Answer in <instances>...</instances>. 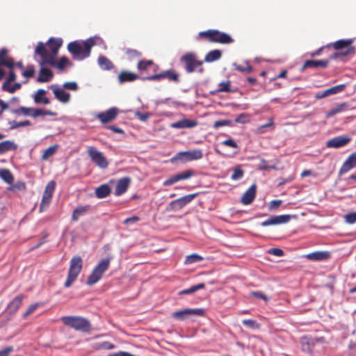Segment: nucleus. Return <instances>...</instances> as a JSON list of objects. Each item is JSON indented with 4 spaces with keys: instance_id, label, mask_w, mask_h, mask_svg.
I'll return each mask as SVG.
<instances>
[{
    "instance_id": "nucleus-1",
    "label": "nucleus",
    "mask_w": 356,
    "mask_h": 356,
    "mask_svg": "<svg viewBox=\"0 0 356 356\" xmlns=\"http://www.w3.org/2000/svg\"><path fill=\"white\" fill-rule=\"evenodd\" d=\"M94 39L89 38L81 44L79 41L71 42L67 44V50L76 60H83L90 55L92 47L95 45Z\"/></svg>"
},
{
    "instance_id": "nucleus-2",
    "label": "nucleus",
    "mask_w": 356,
    "mask_h": 356,
    "mask_svg": "<svg viewBox=\"0 0 356 356\" xmlns=\"http://www.w3.org/2000/svg\"><path fill=\"white\" fill-rule=\"evenodd\" d=\"M353 42V39H341L327 44L326 47L327 48L332 47L337 51H340L330 55V60H337L355 54V47L352 45Z\"/></svg>"
},
{
    "instance_id": "nucleus-3",
    "label": "nucleus",
    "mask_w": 356,
    "mask_h": 356,
    "mask_svg": "<svg viewBox=\"0 0 356 356\" xmlns=\"http://www.w3.org/2000/svg\"><path fill=\"white\" fill-rule=\"evenodd\" d=\"M62 44L63 40L61 38H50L47 42V45L50 49V52H48L44 44L40 42L37 44L35 53L40 56L42 59L41 62H44V60L49 57H56Z\"/></svg>"
},
{
    "instance_id": "nucleus-4",
    "label": "nucleus",
    "mask_w": 356,
    "mask_h": 356,
    "mask_svg": "<svg viewBox=\"0 0 356 356\" xmlns=\"http://www.w3.org/2000/svg\"><path fill=\"white\" fill-rule=\"evenodd\" d=\"M197 40L220 44H230L234 41L230 35L216 29H209L200 32L197 36Z\"/></svg>"
},
{
    "instance_id": "nucleus-5",
    "label": "nucleus",
    "mask_w": 356,
    "mask_h": 356,
    "mask_svg": "<svg viewBox=\"0 0 356 356\" xmlns=\"http://www.w3.org/2000/svg\"><path fill=\"white\" fill-rule=\"evenodd\" d=\"M60 320L65 325L76 331L88 332L91 330L90 321L83 316H65L61 317Z\"/></svg>"
},
{
    "instance_id": "nucleus-6",
    "label": "nucleus",
    "mask_w": 356,
    "mask_h": 356,
    "mask_svg": "<svg viewBox=\"0 0 356 356\" xmlns=\"http://www.w3.org/2000/svg\"><path fill=\"white\" fill-rule=\"evenodd\" d=\"M180 63L184 65L186 72L188 74L197 71L202 74L204 71L202 67L203 60H199L197 56L194 52H188L183 55L179 60Z\"/></svg>"
},
{
    "instance_id": "nucleus-7",
    "label": "nucleus",
    "mask_w": 356,
    "mask_h": 356,
    "mask_svg": "<svg viewBox=\"0 0 356 356\" xmlns=\"http://www.w3.org/2000/svg\"><path fill=\"white\" fill-rule=\"evenodd\" d=\"M111 261V257H106L102 259L93 268L86 281V284L92 286L98 282L102 277L103 274L108 269Z\"/></svg>"
},
{
    "instance_id": "nucleus-8",
    "label": "nucleus",
    "mask_w": 356,
    "mask_h": 356,
    "mask_svg": "<svg viewBox=\"0 0 356 356\" xmlns=\"http://www.w3.org/2000/svg\"><path fill=\"white\" fill-rule=\"evenodd\" d=\"M83 267V260L79 256L73 257L70 262L67 277L64 283L65 288H69L76 281Z\"/></svg>"
},
{
    "instance_id": "nucleus-9",
    "label": "nucleus",
    "mask_w": 356,
    "mask_h": 356,
    "mask_svg": "<svg viewBox=\"0 0 356 356\" xmlns=\"http://www.w3.org/2000/svg\"><path fill=\"white\" fill-rule=\"evenodd\" d=\"M204 314V310L201 308L191 309L187 308L182 310L176 311L172 313L171 316L178 321H184L191 316H202Z\"/></svg>"
},
{
    "instance_id": "nucleus-10",
    "label": "nucleus",
    "mask_w": 356,
    "mask_h": 356,
    "mask_svg": "<svg viewBox=\"0 0 356 356\" xmlns=\"http://www.w3.org/2000/svg\"><path fill=\"white\" fill-rule=\"evenodd\" d=\"M164 79L175 83L179 82V74L173 70H168L160 73L156 72L155 74H152L143 78V79L149 81H159Z\"/></svg>"
},
{
    "instance_id": "nucleus-11",
    "label": "nucleus",
    "mask_w": 356,
    "mask_h": 356,
    "mask_svg": "<svg viewBox=\"0 0 356 356\" xmlns=\"http://www.w3.org/2000/svg\"><path fill=\"white\" fill-rule=\"evenodd\" d=\"M88 153L92 162H94L100 168H106L108 162L103 154L97 149L95 147H89Z\"/></svg>"
},
{
    "instance_id": "nucleus-12",
    "label": "nucleus",
    "mask_w": 356,
    "mask_h": 356,
    "mask_svg": "<svg viewBox=\"0 0 356 356\" xmlns=\"http://www.w3.org/2000/svg\"><path fill=\"white\" fill-rule=\"evenodd\" d=\"M202 157L203 153L201 149H193L186 152H180L176 155V159H179L184 163L200 160Z\"/></svg>"
},
{
    "instance_id": "nucleus-13",
    "label": "nucleus",
    "mask_w": 356,
    "mask_h": 356,
    "mask_svg": "<svg viewBox=\"0 0 356 356\" xmlns=\"http://www.w3.org/2000/svg\"><path fill=\"white\" fill-rule=\"evenodd\" d=\"M197 195V193L189 194L173 200L169 204L167 210L178 211L191 202Z\"/></svg>"
},
{
    "instance_id": "nucleus-14",
    "label": "nucleus",
    "mask_w": 356,
    "mask_h": 356,
    "mask_svg": "<svg viewBox=\"0 0 356 356\" xmlns=\"http://www.w3.org/2000/svg\"><path fill=\"white\" fill-rule=\"evenodd\" d=\"M55 188L56 183L54 181H51L48 182V184H47L42 195V198L40 206V211L48 207L49 203L51 202L54 192L55 191Z\"/></svg>"
},
{
    "instance_id": "nucleus-15",
    "label": "nucleus",
    "mask_w": 356,
    "mask_h": 356,
    "mask_svg": "<svg viewBox=\"0 0 356 356\" xmlns=\"http://www.w3.org/2000/svg\"><path fill=\"white\" fill-rule=\"evenodd\" d=\"M195 175V172L194 170H187L179 173L175 174L173 176L170 177L163 182V185L164 186H170L181 180L190 179L194 177Z\"/></svg>"
},
{
    "instance_id": "nucleus-16",
    "label": "nucleus",
    "mask_w": 356,
    "mask_h": 356,
    "mask_svg": "<svg viewBox=\"0 0 356 356\" xmlns=\"http://www.w3.org/2000/svg\"><path fill=\"white\" fill-rule=\"evenodd\" d=\"M324 337L312 338L308 337H303L301 338L300 343L302 350L304 352L311 353L313 350V347L318 343H324Z\"/></svg>"
},
{
    "instance_id": "nucleus-17",
    "label": "nucleus",
    "mask_w": 356,
    "mask_h": 356,
    "mask_svg": "<svg viewBox=\"0 0 356 356\" xmlns=\"http://www.w3.org/2000/svg\"><path fill=\"white\" fill-rule=\"evenodd\" d=\"M119 113V109L116 107H111L104 112H102L97 115L99 121L106 124L115 120Z\"/></svg>"
},
{
    "instance_id": "nucleus-18",
    "label": "nucleus",
    "mask_w": 356,
    "mask_h": 356,
    "mask_svg": "<svg viewBox=\"0 0 356 356\" xmlns=\"http://www.w3.org/2000/svg\"><path fill=\"white\" fill-rule=\"evenodd\" d=\"M69 63V59L65 56L61 57L58 62L56 60V57H49L45 59L44 62H40V65L47 64L58 68L59 70H63Z\"/></svg>"
},
{
    "instance_id": "nucleus-19",
    "label": "nucleus",
    "mask_w": 356,
    "mask_h": 356,
    "mask_svg": "<svg viewBox=\"0 0 356 356\" xmlns=\"http://www.w3.org/2000/svg\"><path fill=\"white\" fill-rule=\"evenodd\" d=\"M137 68L141 73L152 70L154 74L158 72L160 67L152 60H141L137 64Z\"/></svg>"
},
{
    "instance_id": "nucleus-20",
    "label": "nucleus",
    "mask_w": 356,
    "mask_h": 356,
    "mask_svg": "<svg viewBox=\"0 0 356 356\" xmlns=\"http://www.w3.org/2000/svg\"><path fill=\"white\" fill-rule=\"evenodd\" d=\"M290 215L273 216L268 220L262 222L261 223V225L262 227H267L270 225L284 224L288 222L290 220Z\"/></svg>"
},
{
    "instance_id": "nucleus-21",
    "label": "nucleus",
    "mask_w": 356,
    "mask_h": 356,
    "mask_svg": "<svg viewBox=\"0 0 356 356\" xmlns=\"http://www.w3.org/2000/svg\"><path fill=\"white\" fill-rule=\"evenodd\" d=\"M24 298L25 296L24 294H19L8 304L6 310L9 314L14 315L17 312L22 305Z\"/></svg>"
},
{
    "instance_id": "nucleus-22",
    "label": "nucleus",
    "mask_w": 356,
    "mask_h": 356,
    "mask_svg": "<svg viewBox=\"0 0 356 356\" xmlns=\"http://www.w3.org/2000/svg\"><path fill=\"white\" fill-rule=\"evenodd\" d=\"M350 141L349 137L340 136L327 140L326 146L329 148H339L346 145Z\"/></svg>"
},
{
    "instance_id": "nucleus-23",
    "label": "nucleus",
    "mask_w": 356,
    "mask_h": 356,
    "mask_svg": "<svg viewBox=\"0 0 356 356\" xmlns=\"http://www.w3.org/2000/svg\"><path fill=\"white\" fill-rule=\"evenodd\" d=\"M330 60V57L325 60H307L304 63L302 70L306 68H326Z\"/></svg>"
},
{
    "instance_id": "nucleus-24",
    "label": "nucleus",
    "mask_w": 356,
    "mask_h": 356,
    "mask_svg": "<svg viewBox=\"0 0 356 356\" xmlns=\"http://www.w3.org/2000/svg\"><path fill=\"white\" fill-rule=\"evenodd\" d=\"M131 179L129 177H125L120 179H119L115 185L114 194L116 196H120L124 193L130 184Z\"/></svg>"
},
{
    "instance_id": "nucleus-25",
    "label": "nucleus",
    "mask_w": 356,
    "mask_h": 356,
    "mask_svg": "<svg viewBox=\"0 0 356 356\" xmlns=\"http://www.w3.org/2000/svg\"><path fill=\"white\" fill-rule=\"evenodd\" d=\"M355 167H356V152L346 159L339 170V174H345Z\"/></svg>"
},
{
    "instance_id": "nucleus-26",
    "label": "nucleus",
    "mask_w": 356,
    "mask_h": 356,
    "mask_svg": "<svg viewBox=\"0 0 356 356\" xmlns=\"http://www.w3.org/2000/svg\"><path fill=\"white\" fill-rule=\"evenodd\" d=\"M345 87H346L345 84H340V85L333 86V87L330 88L325 90L320 91V92H317L315 95V97L316 99H322V98L326 97L329 95L339 93L340 92H342L344 90Z\"/></svg>"
},
{
    "instance_id": "nucleus-27",
    "label": "nucleus",
    "mask_w": 356,
    "mask_h": 356,
    "mask_svg": "<svg viewBox=\"0 0 356 356\" xmlns=\"http://www.w3.org/2000/svg\"><path fill=\"white\" fill-rule=\"evenodd\" d=\"M305 258L311 261H325L331 257L328 251H316L306 254Z\"/></svg>"
},
{
    "instance_id": "nucleus-28",
    "label": "nucleus",
    "mask_w": 356,
    "mask_h": 356,
    "mask_svg": "<svg viewBox=\"0 0 356 356\" xmlns=\"http://www.w3.org/2000/svg\"><path fill=\"white\" fill-rule=\"evenodd\" d=\"M53 90L55 97L62 103H67L70 99V94L66 92L63 89L52 85L49 86Z\"/></svg>"
},
{
    "instance_id": "nucleus-29",
    "label": "nucleus",
    "mask_w": 356,
    "mask_h": 356,
    "mask_svg": "<svg viewBox=\"0 0 356 356\" xmlns=\"http://www.w3.org/2000/svg\"><path fill=\"white\" fill-rule=\"evenodd\" d=\"M256 196V186L252 185L242 195L241 202L244 205L251 204Z\"/></svg>"
},
{
    "instance_id": "nucleus-30",
    "label": "nucleus",
    "mask_w": 356,
    "mask_h": 356,
    "mask_svg": "<svg viewBox=\"0 0 356 356\" xmlns=\"http://www.w3.org/2000/svg\"><path fill=\"white\" fill-rule=\"evenodd\" d=\"M195 120L183 119L171 124L170 127L174 129L193 128L197 125Z\"/></svg>"
},
{
    "instance_id": "nucleus-31",
    "label": "nucleus",
    "mask_w": 356,
    "mask_h": 356,
    "mask_svg": "<svg viewBox=\"0 0 356 356\" xmlns=\"http://www.w3.org/2000/svg\"><path fill=\"white\" fill-rule=\"evenodd\" d=\"M7 54V49H0V64L12 70L15 66L14 60L12 58L8 57Z\"/></svg>"
},
{
    "instance_id": "nucleus-32",
    "label": "nucleus",
    "mask_w": 356,
    "mask_h": 356,
    "mask_svg": "<svg viewBox=\"0 0 356 356\" xmlns=\"http://www.w3.org/2000/svg\"><path fill=\"white\" fill-rule=\"evenodd\" d=\"M54 76L52 71L48 68L42 67L39 72L37 81L40 83L49 82Z\"/></svg>"
},
{
    "instance_id": "nucleus-33",
    "label": "nucleus",
    "mask_w": 356,
    "mask_h": 356,
    "mask_svg": "<svg viewBox=\"0 0 356 356\" xmlns=\"http://www.w3.org/2000/svg\"><path fill=\"white\" fill-rule=\"evenodd\" d=\"M118 81L120 83L124 82H131L138 79V75L135 73L122 71L118 74Z\"/></svg>"
},
{
    "instance_id": "nucleus-34",
    "label": "nucleus",
    "mask_w": 356,
    "mask_h": 356,
    "mask_svg": "<svg viewBox=\"0 0 356 356\" xmlns=\"http://www.w3.org/2000/svg\"><path fill=\"white\" fill-rule=\"evenodd\" d=\"M348 108V104L347 103H341L336 105L334 107L332 108L330 111H328L325 113V117L327 118H332L337 113L343 112Z\"/></svg>"
},
{
    "instance_id": "nucleus-35",
    "label": "nucleus",
    "mask_w": 356,
    "mask_h": 356,
    "mask_svg": "<svg viewBox=\"0 0 356 356\" xmlns=\"http://www.w3.org/2000/svg\"><path fill=\"white\" fill-rule=\"evenodd\" d=\"M111 189L110 186L106 184H102L95 189V193L97 198H105L110 195Z\"/></svg>"
},
{
    "instance_id": "nucleus-36",
    "label": "nucleus",
    "mask_w": 356,
    "mask_h": 356,
    "mask_svg": "<svg viewBox=\"0 0 356 356\" xmlns=\"http://www.w3.org/2000/svg\"><path fill=\"white\" fill-rule=\"evenodd\" d=\"M90 207L89 205L78 206L73 211L72 220L77 221L79 218L89 211Z\"/></svg>"
},
{
    "instance_id": "nucleus-37",
    "label": "nucleus",
    "mask_w": 356,
    "mask_h": 356,
    "mask_svg": "<svg viewBox=\"0 0 356 356\" xmlns=\"http://www.w3.org/2000/svg\"><path fill=\"white\" fill-rule=\"evenodd\" d=\"M47 94V91L44 89H39L34 95L33 99L35 104H48L50 101L49 98L45 97L44 95Z\"/></svg>"
},
{
    "instance_id": "nucleus-38",
    "label": "nucleus",
    "mask_w": 356,
    "mask_h": 356,
    "mask_svg": "<svg viewBox=\"0 0 356 356\" xmlns=\"http://www.w3.org/2000/svg\"><path fill=\"white\" fill-rule=\"evenodd\" d=\"M222 56V51L219 49H214L209 51L203 61L207 63H212L219 60Z\"/></svg>"
},
{
    "instance_id": "nucleus-39",
    "label": "nucleus",
    "mask_w": 356,
    "mask_h": 356,
    "mask_svg": "<svg viewBox=\"0 0 356 356\" xmlns=\"http://www.w3.org/2000/svg\"><path fill=\"white\" fill-rule=\"evenodd\" d=\"M97 62L99 67L104 70H110L114 67L113 63L104 56H99Z\"/></svg>"
},
{
    "instance_id": "nucleus-40",
    "label": "nucleus",
    "mask_w": 356,
    "mask_h": 356,
    "mask_svg": "<svg viewBox=\"0 0 356 356\" xmlns=\"http://www.w3.org/2000/svg\"><path fill=\"white\" fill-rule=\"evenodd\" d=\"M235 92V90H232L231 88V81L227 80L226 81H222L220 83L218 86V88L216 90V92Z\"/></svg>"
},
{
    "instance_id": "nucleus-41",
    "label": "nucleus",
    "mask_w": 356,
    "mask_h": 356,
    "mask_svg": "<svg viewBox=\"0 0 356 356\" xmlns=\"http://www.w3.org/2000/svg\"><path fill=\"white\" fill-rule=\"evenodd\" d=\"M0 177L7 184H11L14 181V177L8 169H0Z\"/></svg>"
},
{
    "instance_id": "nucleus-42",
    "label": "nucleus",
    "mask_w": 356,
    "mask_h": 356,
    "mask_svg": "<svg viewBox=\"0 0 356 356\" xmlns=\"http://www.w3.org/2000/svg\"><path fill=\"white\" fill-rule=\"evenodd\" d=\"M16 145L10 140H5L0 143V154H3L9 150L15 149Z\"/></svg>"
},
{
    "instance_id": "nucleus-43",
    "label": "nucleus",
    "mask_w": 356,
    "mask_h": 356,
    "mask_svg": "<svg viewBox=\"0 0 356 356\" xmlns=\"http://www.w3.org/2000/svg\"><path fill=\"white\" fill-rule=\"evenodd\" d=\"M205 287V284L204 283H200L197 285H193L191 286L189 289H184L179 292V295H187L195 293V291L202 289Z\"/></svg>"
},
{
    "instance_id": "nucleus-44",
    "label": "nucleus",
    "mask_w": 356,
    "mask_h": 356,
    "mask_svg": "<svg viewBox=\"0 0 356 356\" xmlns=\"http://www.w3.org/2000/svg\"><path fill=\"white\" fill-rule=\"evenodd\" d=\"M58 147V146L57 145H55L53 146H50L48 148H47L46 149H44V151L42 155V159L47 160L49 157H51L56 153Z\"/></svg>"
},
{
    "instance_id": "nucleus-45",
    "label": "nucleus",
    "mask_w": 356,
    "mask_h": 356,
    "mask_svg": "<svg viewBox=\"0 0 356 356\" xmlns=\"http://www.w3.org/2000/svg\"><path fill=\"white\" fill-rule=\"evenodd\" d=\"M26 188V184L24 181H17L15 184H12L8 188V191H23Z\"/></svg>"
},
{
    "instance_id": "nucleus-46",
    "label": "nucleus",
    "mask_w": 356,
    "mask_h": 356,
    "mask_svg": "<svg viewBox=\"0 0 356 356\" xmlns=\"http://www.w3.org/2000/svg\"><path fill=\"white\" fill-rule=\"evenodd\" d=\"M203 260V257L197 254H192L188 255L185 259L186 264H191L196 262H199Z\"/></svg>"
},
{
    "instance_id": "nucleus-47",
    "label": "nucleus",
    "mask_w": 356,
    "mask_h": 356,
    "mask_svg": "<svg viewBox=\"0 0 356 356\" xmlns=\"http://www.w3.org/2000/svg\"><path fill=\"white\" fill-rule=\"evenodd\" d=\"M33 111V108H28L24 106H21L18 108H16L13 111V113L17 115H30L31 116V113Z\"/></svg>"
},
{
    "instance_id": "nucleus-48",
    "label": "nucleus",
    "mask_w": 356,
    "mask_h": 356,
    "mask_svg": "<svg viewBox=\"0 0 356 356\" xmlns=\"http://www.w3.org/2000/svg\"><path fill=\"white\" fill-rule=\"evenodd\" d=\"M258 169L261 170H276L277 167L275 165H269L268 164L267 161H266L264 159H261L260 160V163L258 165Z\"/></svg>"
},
{
    "instance_id": "nucleus-49",
    "label": "nucleus",
    "mask_w": 356,
    "mask_h": 356,
    "mask_svg": "<svg viewBox=\"0 0 356 356\" xmlns=\"http://www.w3.org/2000/svg\"><path fill=\"white\" fill-rule=\"evenodd\" d=\"M234 66L235 70L241 72L249 74L253 71L252 67L248 63H246L245 66H242L237 64H234Z\"/></svg>"
},
{
    "instance_id": "nucleus-50",
    "label": "nucleus",
    "mask_w": 356,
    "mask_h": 356,
    "mask_svg": "<svg viewBox=\"0 0 356 356\" xmlns=\"http://www.w3.org/2000/svg\"><path fill=\"white\" fill-rule=\"evenodd\" d=\"M243 325L252 329H257L259 327V324L252 319H245L242 321Z\"/></svg>"
},
{
    "instance_id": "nucleus-51",
    "label": "nucleus",
    "mask_w": 356,
    "mask_h": 356,
    "mask_svg": "<svg viewBox=\"0 0 356 356\" xmlns=\"http://www.w3.org/2000/svg\"><path fill=\"white\" fill-rule=\"evenodd\" d=\"M40 305L39 303H35L33 305H31L28 309L26 310V312L22 314L23 318H26L29 315L33 314L38 307Z\"/></svg>"
},
{
    "instance_id": "nucleus-52",
    "label": "nucleus",
    "mask_w": 356,
    "mask_h": 356,
    "mask_svg": "<svg viewBox=\"0 0 356 356\" xmlns=\"http://www.w3.org/2000/svg\"><path fill=\"white\" fill-rule=\"evenodd\" d=\"M11 129H17L21 127H26L31 125V122L29 120H24L22 122L13 121L10 122Z\"/></svg>"
},
{
    "instance_id": "nucleus-53",
    "label": "nucleus",
    "mask_w": 356,
    "mask_h": 356,
    "mask_svg": "<svg viewBox=\"0 0 356 356\" xmlns=\"http://www.w3.org/2000/svg\"><path fill=\"white\" fill-rule=\"evenodd\" d=\"M243 176V171L241 169L240 167H237L234 168L233 174L232 175V179L238 180Z\"/></svg>"
},
{
    "instance_id": "nucleus-54",
    "label": "nucleus",
    "mask_w": 356,
    "mask_h": 356,
    "mask_svg": "<svg viewBox=\"0 0 356 356\" xmlns=\"http://www.w3.org/2000/svg\"><path fill=\"white\" fill-rule=\"evenodd\" d=\"M250 296L252 297H254L258 299L264 300L267 302L269 300V298L267 297L263 292L261 291H252L250 293Z\"/></svg>"
},
{
    "instance_id": "nucleus-55",
    "label": "nucleus",
    "mask_w": 356,
    "mask_h": 356,
    "mask_svg": "<svg viewBox=\"0 0 356 356\" xmlns=\"http://www.w3.org/2000/svg\"><path fill=\"white\" fill-rule=\"evenodd\" d=\"M35 74V69L33 65L28 66L26 70H24L22 72V75L26 78H31Z\"/></svg>"
},
{
    "instance_id": "nucleus-56",
    "label": "nucleus",
    "mask_w": 356,
    "mask_h": 356,
    "mask_svg": "<svg viewBox=\"0 0 356 356\" xmlns=\"http://www.w3.org/2000/svg\"><path fill=\"white\" fill-rule=\"evenodd\" d=\"M125 54L129 56L130 58H136L140 57L141 53L136 49H127L125 50Z\"/></svg>"
},
{
    "instance_id": "nucleus-57",
    "label": "nucleus",
    "mask_w": 356,
    "mask_h": 356,
    "mask_svg": "<svg viewBox=\"0 0 356 356\" xmlns=\"http://www.w3.org/2000/svg\"><path fill=\"white\" fill-rule=\"evenodd\" d=\"M222 145L234 149L238 148V144L232 138H228L227 140H223L222 142Z\"/></svg>"
},
{
    "instance_id": "nucleus-58",
    "label": "nucleus",
    "mask_w": 356,
    "mask_h": 356,
    "mask_svg": "<svg viewBox=\"0 0 356 356\" xmlns=\"http://www.w3.org/2000/svg\"><path fill=\"white\" fill-rule=\"evenodd\" d=\"M231 125V121L227 120H221L214 122L213 127L216 129L219 128L220 127L224 126H229Z\"/></svg>"
},
{
    "instance_id": "nucleus-59",
    "label": "nucleus",
    "mask_w": 356,
    "mask_h": 356,
    "mask_svg": "<svg viewBox=\"0 0 356 356\" xmlns=\"http://www.w3.org/2000/svg\"><path fill=\"white\" fill-rule=\"evenodd\" d=\"M346 222L353 224L356 222V212H351L345 216Z\"/></svg>"
},
{
    "instance_id": "nucleus-60",
    "label": "nucleus",
    "mask_w": 356,
    "mask_h": 356,
    "mask_svg": "<svg viewBox=\"0 0 356 356\" xmlns=\"http://www.w3.org/2000/svg\"><path fill=\"white\" fill-rule=\"evenodd\" d=\"M63 88L70 90H76L78 89V85L74 81L65 82L63 84Z\"/></svg>"
},
{
    "instance_id": "nucleus-61",
    "label": "nucleus",
    "mask_w": 356,
    "mask_h": 356,
    "mask_svg": "<svg viewBox=\"0 0 356 356\" xmlns=\"http://www.w3.org/2000/svg\"><path fill=\"white\" fill-rule=\"evenodd\" d=\"M282 201L280 200H274L270 202L269 210L273 211L277 209L282 204Z\"/></svg>"
},
{
    "instance_id": "nucleus-62",
    "label": "nucleus",
    "mask_w": 356,
    "mask_h": 356,
    "mask_svg": "<svg viewBox=\"0 0 356 356\" xmlns=\"http://www.w3.org/2000/svg\"><path fill=\"white\" fill-rule=\"evenodd\" d=\"M149 115L148 113H140L139 111L135 113V116L141 121H146L149 118Z\"/></svg>"
},
{
    "instance_id": "nucleus-63",
    "label": "nucleus",
    "mask_w": 356,
    "mask_h": 356,
    "mask_svg": "<svg viewBox=\"0 0 356 356\" xmlns=\"http://www.w3.org/2000/svg\"><path fill=\"white\" fill-rule=\"evenodd\" d=\"M13 351V346H7L0 350V356H8Z\"/></svg>"
},
{
    "instance_id": "nucleus-64",
    "label": "nucleus",
    "mask_w": 356,
    "mask_h": 356,
    "mask_svg": "<svg viewBox=\"0 0 356 356\" xmlns=\"http://www.w3.org/2000/svg\"><path fill=\"white\" fill-rule=\"evenodd\" d=\"M268 252L277 257H282L284 255V251L280 248H271Z\"/></svg>"
}]
</instances>
